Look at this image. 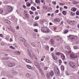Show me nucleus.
<instances>
[{"mask_svg":"<svg viewBox=\"0 0 79 79\" xmlns=\"http://www.w3.org/2000/svg\"><path fill=\"white\" fill-rule=\"evenodd\" d=\"M65 73L66 75H68V76L70 75V73L68 71H66Z\"/></svg>","mask_w":79,"mask_h":79,"instance_id":"26","label":"nucleus"},{"mask_svg":"<svg viewBox=\"0 0 79 79\" xmlns=\"http://www.w3.org/2000/svg\"><path fill=\"white\" fill-rule=\"evenodd\" d=\"M61 68L62 70H64V66H61Z\"/></svg>","mask_w":79,"mask_h":79,"instance_id":"48","label":"nucleus"},{"mask_svg":"<svg viewBox=\"0 0 79 79\" xmlns=\"http://www.w3.org/2000/svg\"><path fill=\"white\" fill-rule=\"evenodd\" d=\"M31 10H33V11H35L36 10V9L34 7L32 6L31 8Z\"/></svg>","mask_w":79,"mask_h":79,"instance_id":"31","label":"nucleus"},{"mask_svg":"<svg viewBox=\"0 0 79 79\" xmlns=\"http://www.w3.org/2000/svg\"><path fill=\"white\" fill-rule=\"evenodd\" d=\"M37 63H37L36 61H34V64L35 65V66L37 65Z\"/></svg>","mask_w":79,"mask_h":79,"instance_id":"52","label":"nucleus"},{"mask_svg":"<svg viewBox=\"0 0 79 79\" xmlns=\"http://www.w3.org/2000/svg\"><path fill=\"white\" fill-rule=\"evenodd\" d=\"M34 26H38V23H35L34 24Z\"/></svg>","mask_w":79,"mask_h":79,"instance_id":"43","label":"nucleus"},{"mask_svg":"<svg viewBox=\"0 0 79 79\" xmlns=\"http://www.w3.org/2000/svg\"><path fill=\"white\" fill-rule=\"evenodd\" d=\"M13 73L14 75H16V74H18V72L16 71H13Z\"/></svg>","mask_w":79,"mask_h":79,"instance_id":"33","label":"nucleus"},{"mask_svg":"<svg viewBox=\"0 0 79 79\" xmlns=\"http://www.w3.org/2000/svg\"><path fill=\"white\" fill-rule=\"evenodd\" d=\"M70 58H76L77 57L76 54L74 53L73 52L71 53L70 54Z\"/></svg>","mask_w":79,"mask_h":79,"instance_id":"5","label":"nucleus"},{"mask_svg":"<svg viewBox=\"0 0 79 79\" xmlns=\"http://www.w3.org/2000/svg\"><path fill=\"white\" fill-rule=\"evenodd\" d=\"M31 45L32 46H33L34 47H35V44L34 43H31Z\"/></svg>","mask_w":79,"mask_h":79,"instance_id":"39","label":"nucleus"},{"mask_svg":"<svg viewBox=\"0 0 79 79\" xmlns=\"http://www.w3.org/2000/svg\"><path fill=\"white\" fill-rule=\"evenodd\" d=\"M70 13V15L71 16H75V15H76L75 13L73 12H71Z\"/></svg>","mask_w":79,"mask_h":79,"instance_id":"29","label":"nucleus"},{"mask_svg":"<svg viewBox=\"0 0 79 79\" xmlns=\"http://www.w3.org/2000/svg\"><path fill=\"white\" fill-rule=\"evenodd\" d=\"M50 37L49 36H46V37H44V39L46 40H49V39H50Z\"/></svg>","mask_w":79,"mask_h":79,"instance_id":"11","label":"nucleus"},{"mask_svg":"<svg viewBox=\"0 0 79 79\" xmlns=\"http://www.w3.org/2000/svg\"><path fill=\"white\" fill-rule=\"evenodd\" d=\"M24 15H26V14H27V11L26 10H24Z\"/></svg>","mask_w":79,"mask_h":79,"instance_id":"60","label":"nucleus"},{"mask_svg":"<svg viewBox=\"0 0 79 79\" xmlns=\"http://www.w3.org/2000/svg\"><path fill=\"white\" fill-rule=\"evenodd\" d=\"M29 13L30 15H32V14H34V12H32V11H30Z\"/></svg>","mask_w":79,"mask_h":79,"instance_id":"51","label":"nucleus"},{"mask_svg":"<svg viewBox=\"0 0 79 79\" xmlns=\"http://www.w3.org/2000/svg\"><path fill=\"white\" fill-rule=\"evenodd\" d=\"M24 60L25 61H26V62H27V63H31V61L30 60H29L26 59H24Z\"/></svg>","mask_w":79,"mask_h":79,"instance_id":"17","label":"nucleus"},{"mask_svg":"<svg viewBox=\"0 0 79 79\" xmlns=\"http://www.w3.org/2000/svg\"><path fill=\"white\" fill-rule=\"evenodd\" d=\"M65 48L66 49H67L69 50H71V48H70V47L68 46H65Z\"/></svg>","mask_w":79,"mask_h":79,"instance_id":"20","label":"nucleus"},{"mask_svg":"<svg viewBox=\"0 0 79 79\" xmlns=\"http://www.w3.org/2000/svg\"><path fill=\"white\" fill-rule=\"evenodd\" d=\"M47 77H50V75L49 74H47Z\"/></svg>","mask_w":79,"mask_h":79,"instance_id":"64","label":"nucleus"},{"mask_svg":"<svg viewBox=\"0 0 79 79\" xmlns=\"http://www.w3.org/2000/svg\"><path fill=\"white\" fill-rule=\"evenodd\" d=\"M50 42L51 44H52L53 45V44H55V41H54V40L53 39H51L50 40Z\"/></svg>","mask_w":79,"mask_h":79,"instance_id":"16","label":"nucleus"},{"mask_svg":"<svg viewBox=\"0 0 79 79\" xmlns=\"http://www.w3.org/2000/svg\"><path fill=\"white\" fill-rule=\"evenodd\" d=\"M62 13L63 14V15H66V11H62Z\"/></svg>","mask_w":79,"mask_h":79,"instance_id":"37","label":"nucleus"},{"mask_svg":"<svg viewBox=\"0 0 79 79\" xmlns=\"http://www.w3.org/2000/svg\"><path fill=\"white\" fill-rule=\"evenodd\" d=\"M19 39L20 40V41H22L23 42H26V40H25L23 38L20 37L19 38Z\"/></svg>","mask_w":79,"mask_h":79,"instance_id":"9","label":"nucleus"},{"mask_svg":"<svg viewBox=\"0 0 79 79\" xmlns=\"http://www.w3.org/2000/svg\"><path fill=\"white\" fill-rule=\"evenodd\" d=\"M55 54L56 55H58L59 56L60 54L61 55V53L59 52H55Z\"/></svg>","mask_w":79,"mask_h":79,"instance_id":"25","label":"nucleus"},{"mask_svg":"<svg viewBox=\"0 0 79 79\" xmlns=\"http://www.w3.org/2000/svg\"><path fill=\"white\" fill-rule=\"evenodd\" d=\"M27 76L29 77H31V74H30V73H27Z\"/></svg>","mask_w":79,"mask_h":79,"instance_id":"49","label":"nucleus"},{"mask_svg":"<svg viewBox=\"0 0 79 79\" xmlns=\"http://www.w3.org/2000/svg\"><path fill=\"white\" fill-rule=\"evenodd\" d=\"M64 34H67L68 32V30H64Z\"/></svg>","mask_w":79,"mask_h":79,"instance_id":"36","label":"nucleus"},{"mask_svg":"<svg viewBox=\"0 0 79 79\" xmlns=\"http://www.w3.org/2000/svg\"><path fill=\"white\" fill-rule=\"evenodd\" d=\"M59 62L60 64L62 63V61L60 60H59Z\"/></svg>","mask_w":79,"mask_h":79,"instance_id":"56","label":"nucleus"},{"mask_svg":"<svg viewBox=\"0 0 79 79\" xmlns=\"http://www.w3.org/2000/svg\"><path fill=\"white\" fill-rule=\"evenodd\" d=\"M24 45L25 47H29L28 46L29 45L27 43H25Z\"/></svg>","mask_w":79,"mask_h":79,"instance_id":"45","label":"nucleus"},{"mask_svg":"<svg viewBox=\"0 0 79 79\" xmlns=\"http://www.w3.org/2000/svg\"><path fill=\"white\" fill-rule=\"evenodd\" d=\"M52 55V57L53 58V59H54V60H57L58 57H57L56 56H55L53 55Z\"/></svg>","mask_w":79,"mask_h":79,"instance_id":"18","label":"nucleus"},{"mask_svg":"<svg viewBox=\"0 0 79 79\" xmlns=\"http://www.w3.org/2000/svg\"><path fill=\"white\" fill-rule=\"evenodd\" d=\"M50 74L51 76H53L54 75V73H53V71L52 70H51L50 72Z\"/></svg>","mask_w":79,"mask_h":79,"instance_id":"15","label":"nucleus"},{"mask_svg":"<svg viewBox=\"0 0 79 79\" xmlns=\"http://www.w3.org/2000/svg\"><path fill=\"white\" fill-rule=\"evenodd\" d=\"M11 65L12 66V67H13V66H15V63L13 62H11Z\"/></svg>","mask_w":79,"mask_h":79,"instance_id":"44","label":"nucleus"},{"mask_svg":"<svg viewBox=\"0 0 79 79\" xmlns=\"http://www.w3.org/2000/svg\"><path fill=\"white\" fill-rule=\"evenodd\" d=\"M55 21L56 22H60V19H54Z\"/></svg>","mask_w":79,"mask_h":79,"instance_id":"27","label":"nucleus"},{"mask_svg":"<svg viewBox=\"0 0 79 79\" xmlns=\"http://www.w3.org/2000/svg\"><path fill=\"white\" fill-rule=\"evenodd\" d=\"M8 62H9V63H7V65L8 66V67H12V65H11V63L10 61H8Z\"/></svg>","mask_w":79,"mask_h":79,"instance_id":"13","label":"nucleus"},{"mask_svg":"<svg viewBox=\"0 0 79 79\" xmlns=\"http://www.w3.org/2000/svg\"><path fill=\"white\" fill-rule=\"evenodd\" d=\"M54 50V49L53 48H51V52H52V51H53V50Z\"/></svg>","mask_w":79,"mask_h":79,"instance_id":"58","label":"nucleus"},{"mask_svg":"<svg viewBox=\"0 0 79 79\" xmlns=\"http://www.w3.org/2000/svg\"><path fill=\"white\" fill-rule=\"evenodd\" d=\"M73 4H75L76 5V4H77V2H76L75 1L73 2Z\"/></svg>","mask_w":79,"mask_h":79,"instance_id":"55","label":"nucleus"},{"mask_svg":"<svg viewBox=\"0 0 79 79\" xmlns=\"http://www.w3.org/2000/svg\"><path fill=\"white\" fill-rule=\"evenodd\" d=\"M10 42H13V39L12 38H11L10 39Z\"/></svg>","mask_w":79,"mask_h":79,"instance_id":"63","label":"nucleus"},{"mask_svg":"<svg viewBox=\"0 0 79 79\" xmlns=\"http://www.w3.org/2000/svg\"><path fill=\"white\" fill-rule=\"evenodd\" d=\"M41 31L43 32H50V30L48 28L45 27H42L41 28Z\"/></svg>","mask_w":79,"mask_h":79,"instance_id":"2","label":"nucleus"},{"mask_svg":"<svg viewBox=\"0 0 79 79\" xmlns=\"http://www.w3.org/2000/svg\"><path fill=\"white\" fill-rule=\"evenodd\" d=\"M60 55L61 56V58L63 60H65V56L62 53H60Z\"/></svg>","mask_w":79,"mask_h":79,"instance_id":"10","label":"nucleus"},{"mask_svg":"<svg viewBox=\"0 0 79 79\" xmlns=\"http://www.w3.org/2000/svg\"><path fill=\"white\" fill-rule=\"evenodd\" d=\"M25 17L26 18H27V19L29 18V15H28V14H27L25 15Z\"/></svg>","mask_w":79,"mask_h":79,"instance_id":"35","label":"nucleus"},{"mask_svg":"<svg viewBox=\"0 0 79 79\" xmlns=\"http://www.w3.org/2000/svg\"><path fill=\"white\" fill-rule=\"evenodd\" d=\"M40 22L41 24H44V23L45 22V19H42L40 20Z\"/></svg>","mask_w":79,"mask_h":79,"instance_id":"21","label":"nucleus"},{"mask_svg":"<svg viewBox=\"0 0 79 79\" xmlns=\"http://www.w3.org/2000/svg\"><path fill=\"white\" fill-rule=\"evenodd\" d=\"M6 23L7 24H11V22H10V21L7 19V21Z\"/></svg>","mask_w":79,"mask_h":79,"instance_id":"40","label":"nucleus"},{"mask_svg":"<svg viewBox=\"0 0 79 79\" xmlns=\"http://www.w3.org/2000/svg\"><path fill=\"white\" fill-rule=\"evenodd\" d=\"M73 48L74 49H79V47L77 46H74Z\"/></svg>","mask_w":79,"mask_h":79,"instance_id":"28","label":"nucleus"},{"mask_svg":"<svg viewBox=\"0 0 79 79\" xmlns=\"http://www.w3.org/2000/svg\"><path fill=\"white\" fill-rule=\"evenodd\" d=\"M3 12V10L2 9H0V14H1V13H2Z\"/></svg>","mask_w":79,"mask_h":79,"instance_id":"42","label":"nucleus"},{"mask_svg":"<svg viewBox=\"0 0 79 79\" xmlns=\"http://www.w3.org/2000/svg\"><path fill=\"white\" fill-rule=\"evenodd\" d=\"M10 48H11V49H14V50H15V47H14L12 46H10Z\"/></svg>","mask_w":79,"mask_h":79,"instance_id":"47","label":"nucleus"},{"mask_svg":"<svg viewBox=\"0 0 79 79\" xmlns=\"http://www.w3.org/2000/svg\"><path fill=\"white\" fill-rule=\"evenodd\" d=\"M7 28L9 30H10L12 32H15V30L13 29L10 26H8L7 27Z\"/></svg>","mask_w":79,"mask_h":79,"instance_id":"8","label":"nucleus"},{"mask_svg":"<svg viewBox=\"0 0 79 79\" xmlns=\"http://www.w3.org/2000/svg\"><path fill=\"white\" fill-rule=\"evenodd\" d=\"M39 19V17L36 16L35 17V19L37 20V19Z\"/></svg>","mask_w":79,"mask_h":79,"instance_id":"53","label":"nucleus"},{"mask_svg":"<svg viewBox=\"0 0 79 79\" xmlns=\"http://www.w3.org/2000/svg\"><path fill=\"white\" fill-rule=\"evenodd\" d=\"M47 69H48V67H44V69H45V70H47Z\"/></svg>","mask_w":79,"mask_h":79,"instance_id":"62","label":"nucleus"},{"mask_svg":"<svg viewBox=\"0 0 79 79\" xmlns=\"http://www.w3.org/2000/svg\"><path fill=\"white\" fill-rule=\"evenodd\" d=\"M28 54L29 56L31 58V59H33L32 55H31V52H29V51H28Z\"/></svg>","mask_w":79,"mask_h":79,"instance_id":"14","label":"nucleus"},{"mask_svg":"<svg viewBox=\"0 0 79 79\" xmlns=\"http://www.w3.org/2000/svg\"><path fill=\"white\" fill-rule=\"evenodd\" d=\"M34 31L36 32H38V30H37V29H35Z\"/></svg>","mask_w":79,"mask_h":79,"instance_id":"57","label":"nucleus"},{"mask_svg":"<svg viewBox=\"0 0 79 79\" xmlns=\"http://www.w3.org/2000/svg\"><path fill=\"white\" fill-rule=\"evenodd\" d=\"M3 60H8L9 59V57H7V56H6L4 57V58H3Z\"/></svg>","mask_w":79,"mask_h":79,"instance_id":"30","label":"nucleus"},{"mask_svg":"<svg viewBox=\"0 0 79 79\" xmlns=\"http://www.w3.org/2000/svg\"><path fill=\"white\" fill-rule=\"evenodd\" d=\"M35 2L36 3H37L39 4H40V0H35Z\"/></svg>","mask_w":79,"mask_h":79,"instance_id":"32","label":"nucleus"},{"mask_svg":"<svg viewBox=\"0 0 79 79\" xmlns=\"http://www.w3.org/2000/svg\"><path fill=\"white\" fill-rule=\"evenodd\" d=\"M77 10V8H76L75 7H73V11L75 12Z\"/></svg>","mask_w":79,"mask_h":79,"instance_id":"38","label":"nucleus"},{"mask_svg":"<svg viewBox=\"0 0 79 79\" xmlns=\"http://www.w3.org/2000/svg\"><path fill=\"white\" fill-rule=\"evenodd\" d=\"M67 22L69 23V24H70L71 25H73V24H74V23H75V21L73 20V21H72L68 20L67 21Z\"/></svg>","mask_w":79,"mask_h":79,"instance_id":"7","label":"nucleus"},{"mask_svg":"<svg viewBox=\"0 0 79 79\" xmlns=\"http://www.w3.org/2000/svg\"><path fill=\"white\" fill-rule=\"evenodd\" d=\"M53 29H54V31H56V29H57V27H53Z\"/></svg>","mask_w":79,"mask_h":79,"instance_id":"46","label":"nucleus"},{"mask_svg":"<svg viewBox=\"0 0 79 79\" xmlns=\"http://www.w3.org/2000/svg\"><path fill=\"white\" fill-rule=\"evenodd\" d=\"M56 40L58 41L60 40L61 39V37L60 36H57L56 37Z\"/></svg>","mask_w":79,"mask_h":79,"instance_id":"12","label":"nucleus"},{"mask_svg":"<svg viewBox=\"0 0 79 79\" xmlns=\"http://www.w3.org/2000/svg\"><path fill=\"white\" fill-rule=\"evenodd\" d=\"M70 53H71V50H69V51H67L66 52V53L67 55H68Z\"/></svg>","mask_w":79,"mask_h":79,"instance_id":"24","label":"nucleus"},{"mask_svg":"<svg viewBox=\"0 0 79 79\" xmlns=\"http://www.w3.org/2000/svg\"><path fill=\"white\" fill-rule=\"evenodd\" d=\"M7 76L8 77H9L10 78H11V77H12V76H11V75L10 74H8L7 75Z\"/></svg>","mask_w":79,"mask_h":79,"instance_id":"50","label":"nucleus"},{"mask_svg":"<svg viewBox=\"0 0 79 79\" xmlns=\"http://www.w3.org/2000/svg\"><path fill=\"white\" fill-rule=\"evenodd\" d=\"M45 48H46V50L48 51L49 50V47H48V46H46V47Z\"/></svg>","mask_w":79,"mask_h":79,"instance_id":"41","label":"nucleus"},{"mask_svg":"<svg viewBox=\"0 0 79 79\" xmlns=\"http://www.w3.org/2000/svg\"><path fill=\"white\" fill-rule=\"evenodd\" d=\"M69 64L72 68H76V64L74 62H70L69 63Z\"/></svg>","mask_w":79,"mask_h":79,"instance_id":"3","label":"nucleus"},{"mask_svg":"<svg viewBox=\"0 0 79 79\" xmlns=\"http://www.w3.org/2000/svg\"><path fill=\"white\" fill-rule=\"evenodd\" d=\"M32 55L34 58L35 60H37V57H36V56H35V55L34 54H32Z\"/></svg>","mask_w":79,"mask_h":79,"instance_id":"34","label":"nucleus"},{"mask_svg":"<svg viewBox=\"0 0 79 79\" xmlns=\"http://www.w3.org/2000/svg\"><path fill=\"white\" fill-rule=\"evenodd\" d=\"M27 6H31V4L30 3H28V4H27Z\"/></svg>","mask_w":79,"mask_h":79,"instance_id":"54","label":"nucleus"},{"mask_svg":"<svg viewBox=\"0 0 79 79\" xmlns=\"http://www.w3.org/2000/svg\"><path fill=\"white\" fill-rule=\"evenodd\" d=\"M7 10L9 12H11L13 11L12 7L11 6H8L7 7Z\"/></svg>","mask_w":79,"mask_h":79,"instance_id":"6","label":"nucleus"},{"mask_svg":"<svg viewBox=\"0 0 79 79\" xmlns=\"http://www.w3.org/2000/svg\"><path fill=\"white\" fill-rule=\"evenodd\" d=\"M54 72L56 75H58L60 73V70L58 67H55L54 68Z\"/></svg>","mask_w":79,"mask_h":79,"instance_id":"4","label":"nucleus"},{"mask_svg":"<svg viewBox=\"0 0 79 79\" xmlns=\"http://www.w3.org/2000/svg\"><path fill=\"white\" fill-rule=\"evenodd\" d=\"M36 66L39 68V69L41 71H42V69L40 68V66L39 65V64L37 63V64L36 65Z\"/></svg>","mask_w":79,"mask_h":79,"instance_id":"19","label":"nucleus"},{"mask_svg":"<svg viewBox=\"0 0 79 79\" xmlns=\"http://www.w3.org/2000/svg\"><path fill=\"white\" fill-rule=\"evenodd\" d=\"M69 37L70 40H71V41H73V42H74V41H76V40H77V36L75 35H69Z\"/></svg>","mask_w":79,"mask_h":79,"instance_id":"1","label":"nucleus"},{"mask_svg":"<svg viewBox=\"0 0 79 79\" xmlns=\"http://www.w3.org/2000/svg\"><path fill=\"white\" fill-rule=\"evenodd\" d=\"M7 20L8 19H5L4 20V22H5V23H6L7 22Z\"/></svg>","mask_w":79,"mask_h":79,"instance_id":"61","label":"nucleus"},{"mask_svg":"<svg viewBox=\"0 0 79 79\" xmlns=\"http://www.w3.org/2000/svg\"><path fill=\"white\" fill-rule=\"evenodd\" d=\"M16 29L18 30V29H19V26H17L16 27Z\"/></svg>","mask_w":79,"mask_h":79,"instance_id":"59","label":"nucleus"},{"mask_svg":"<svg viewBox=\"0 0 79 79\" xmlns=\"http://www.w3.org/2000/svg\"><path fill=\"white\" fill-rule=\"evenodd\" d=\"M15 53L16 55H20L21 54V52H19V51H16L15 52Z\"/></svg>","mask_w":79,"mask_h":79,"instance_id":"23","label":"nucleus"},{"mask_svg":"<svg viewBox=\"0 0 79 79\" xmlns=\"http://www.w3.org/2000/svg\"><path fill=\"white\" fill-rule=\"evenodd\" d=\"M26 67L27 68L29 69H32V67H31V65H27Z\"/></svg>","mask_w":79,"mask_h":79,"instance_id":"22","label":"nucleus"}]
</instances>
